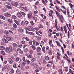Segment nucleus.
<instances>
[{"label":"nucleus","instance_id":"51","mask_svg":"<svg viewBox=\"0 0 74 74\" xmlns=\"http://www.w3.org/2000/svg\"><path fill=\"white\" fill-rule=\"evenodd\" d=\"M30 23L31 25H32V26H33V25H34V23H33V21H31Z\"/></svg>","mask_w":74,"mask_h":74},{"label":"nucleus","instance_id":"25","mask_svg":"<svg viewBox=\"0 0 74 74\" xmlns=\"http://www.w3.org/2000/svg\"><path fill=\"white\" fill-rule=\"evenodd\" d=\"M56 15L58 16H60V15L59 14V13H58V12L56 11Z\"/></svg>","mask_w":74,"mask_h":74},{"label":"nucleus","instance_id":"62","mask_svg":"<svg viewBox=\"0 0 74 74\" xmlns=\"http://www.w3.org/2000/svg\"><path fill=\"white\" fill-rule=\"evenodd\" d=\"M4 33L5 34H8V31H5Z\"/></svg>","mask_w":74,"mask_h":74},{"label":"nucleus","instance_id":"41","mask_svg":"<svg viewBox=\"0 0 74 74\" xmlns=\"http://www.w3.org/2000/svg\"><path fill=\"white\" fill-rule=\"evenodd\" d=\"M45 58L46 60H49V57H48L47 56H46L45 57Z\"/></svg>","mask_w":74,"mask_h":74},{"label":"nucleus","instance_id":"9","mask_svg":"<svg viewBox=\"0 0 74 74\" xmlns=\"http://www.w3.org/2000/svg\"><path fill=\"white\" fill-rule=\"evenodd\" d=\"M8 60L9 63H10V64H12V60L11 59V58H9L8 59Z\"/></svg>","mask_w":74,"mask_h":74},{"label":"nucleus","instance_id":"59","mask_svg":"<svg viewBox=\"0 0 74 74\" xmlns=\"http://www.w3.org/2000/svg\"><path fill=\"white\" fill-rule=\"evenodd\" d=\"M47 67H50L51 65H49V64H47Z\"/></svg>","mask_w":74,"mask_h":74},{"label":"nucleus","instance_id":"61","mask_svg":"<svg viewBox=\"0 0 74 74\" xmlns=\"http://www.w3.org/2000/svg\"><path fill=\"white\" fill-rule=\"evenodd\" d=\"M34 29L37 31H38V30H39V29H38V28H34Z\"/></svg>","mask_w":74,"mask_h":74},{"label":"nucleus","instance_id":"17","mask_svg":"<svg viewBox=\"0 0 74 74\" xmlns=\"http://www.w3.org/2000/svg\"><path fill=\"white\" fill-rule=\"evenodd\" d=\"M18 30L20 32H24V30L23 29L20 28L18 29Z\"/></svg>","mask_w":74,"mask_h":74},{"label":"nucleus","instance_id":"10","mask_svg":"<svg viewBox=\"0 0 74 74\" xmlns=\"http://www.w3.org/2000/svg\"><path fill=\"white\" fill-rule=\"evenodd\" d=\"M58 72L60 74H63V71L61 69H60L59 70Z\"/></svg>","mask_w":74,"mask_h":74},{"label":"nucleus","instance_id":"64","mask_svg":"<svg viewBox=\"0 0 74 74\" xmlns=\"http://www.w3.org/2000/svg\"><path fill=\"white\" fill-rule=\"evenodd\" d=\"M46 63H47V62H46V61H45V60H44L43 64H46Z\"/></svg>","mask_w":74,"mask_h":74},{"label":"nucleus","instance_id":"1","mask_svg":"<svg viewBox=\"0 0 74 74\" xmlns=\"http://www.w3.org/2000/svg\"><path fill=\"white\" fill-rule=\"evenodd\" d=\"M6 51L9 53H10L11 52H13V49H12V47L10 46L7 48Z\"/></svg>","mask_w":74,"mask_h":74},{"label":"nucleus","instance_id":"48","mask_svg":"<svg viewBox=\"0 0 74 74\" xmlns=\"http://www.w3.org/2000/svg\"><path fill=\"white\" fill-rule=\"evenodd\" d=\"M14 6H15L16 7H17L18 6V3L17 2L15 3Z\"/></svg>","mask_w":74,"mask_h":74},{"label":"nucleus","instance_id":"49","mask_svg":"<svg viewBox=\"0 0 74 74\" xmlns=\"http://www.w3.org/2000/svg\"><path fill=\"white\" fill-rule=\"evenodd\" d=\"M2 71H5V68L4 66L2 68Z\"/></svg>","mask_w":74,"mask_h":74},{"label":"nucleus","instance_id":"52","mask_svg":"<svg viewBox=\"0 0 74 74\" xmlns=\"http://www.w3.org/2000/svg\"><path fill=\"white\" fill-rule=\"evenodd\" d=\"M29 44L30 45H32V40H30V41L29 42Z\"/></svg>","mask_w":74,"mask_h":74},{"label":"nucleus","instance_id":"63","mask_svg":"<svg viewBox=\"0 0 74 74\" xmlns=\"http://www.w3.org/2000/svg\"><path fill=\"white\" fill-rule=\"evenodd\" d=\"M57 58L58 60H60V56H57Z\"/></svg>","mask_w":74,"mask_h":74},{"label":"nucleus","instance_id":"22","mask_svg":"<svg viewBox=\"0 0 74 74\" xmlns=\"http://www.w3.org/2000/svg\"><path fill=\"white\" fill-rule=\"evenodd\" d=\"M13 45L14 47L16 48L18 47V45L16 43H13Z\"/></svg>","mask_w":74,"mask_h":74},{"label":"nucleus","instance_id":"50","mask_svg":"<svg viewBox=\"0 0 74 74\" xmlns=\"http://www.w3.org/2000/svg\"><path fill=\"white\" fill-rule=\"evenodd\" d=\"M27 64H30V61L29 60H27Z\"/></svg>","mask_w":74,"mask_h":74},{"label":"nucleus","instance_id":"11","mask_svg":"<svg viewBox=\"0 0 74 74\" xmlns=\"http://www.w3.org/2000/svg\"><path fill=\"white\" fill-rule=\"evenodd\" d=\"M0 18L2 19H3V20H5V18L4 16H2V15H0Z\"/></svg>","mask_w":74,"mask_h":74},{"label":"nucleus","instance_id":"3","mask_svg":"<svg viewBox=\"0 0 74 74\" xmlns=\"http://www.w3.org/2000/svg\"><path fill=\"white\" fill-rule=\"evenodd\" d=\"M11 14L8 12L4 14V16H7L8 17H10V16H11Z\"/></svg>","mask_w":74,"mask_h":74},{"label":"nucleus","instance_id":"56","mask_svg":"<svg viewBox=\"0 0 74 74\" xmlns=\"http://www.w3.org/2000/svg\"><path fill=\"white\" fill-rule=\"evenodd\" d=\"M61 32H64V30H63V29L62 27H61Z\"/></svg>","mask_w":74,"mask_h":74},{"label":"nucleus","instance_id":"54","mask_svg":"<svg viewBox=\"0 0 74 74\" xmlns=\"http://www.w3.org/2000/svg\"><path fill=\"white\" fill-rule=\"evenodd\" d=\"M13 67L14 68V69H16V64H14L13 65Z\"/></svg>","mask_w":74,"mask_h":74},{"label":"nucleus","instance_id":"40","mask_svg":"<svg viewBox=\"0 0 74 74\" xmlns=\"http://www.w3.org/2000/svg\"><path fill=\"white\" fill-rule=\"evenodd\" d=\"M20 13L21 14H22V15H24V16H25V13L22 12H21Z\"/></svg>","mask_w":74,"mask_h":74},{"label":"nucleus","instance_id":"60","mask_svg":"<svg viewBox=\"0 0 74 74\" xmlns=\"http://www.w3.org/2000/svg\"><path fill=\"white\" fill-rule=\"evenodd\" d=\"M33 52V50H31L29 51V53L30 54L32 53Z\"/></svg>","mask_w":74,"mask_h":74},{"label":"nucleus","instance_id":"38","mask_svg":"<svg viewBox=\"0 0 74 74\" xmlns=\"http://www.w3.org/2000/svg\"><path fill=\"white\" fill-rule=\"evenodd\" d=\"M1 54L3 55H5V52L4 51H2L1 52Z\"/></svg>","mask_w":74,"mask_h":74},{"label":"nucleus","instance_id":"27","mask_svg":"<svg viewBox=\"0 0 74 74\" xmlns=\"http://www.w3.org/2000/svg\"><path fill=\"white\" fill-rule=\"evenodd\" d=\"M49 45H51L52 43V40H49Z\"/></svg>","mask_w":74,"mask_h":74},{"label":"nucleus","instance_id":"2","mask_svg":"<svg viewBox=\"0 0 74 74\" xmlns=\"http://www.w3.org/2000/svg\"><path fill=\"white\" fill-rule=\"evenodd\" d=\"M6 40L9 41H13V38L11 37H8L6 38Z\"/></svg>","mask_w":74,"mask_h":74},{"label":"nucleus","instance_id":"32","mask_svg":"<svg viewBox=\"0 0 74 74\" xmlns=\"http://www.w3.org/2000/svg\"><path fill=\"white\" fill-rule=\"evenodd\" d=\"M34 14H38V12L37 10H36L34 12Z\"/></svg>","mask_w":74,"mask_h":74},{"label":"nucleus","instance_id":"23","mask_svg":"<svg viewBox=\"0 0 74 74\" xmlns=\"http://www.w3.org/2000/svg\"><path fill=\"white\" fill-rule=\"evenodd\" d=\"M31 47L33 49V50H35V49H36V47H34L33 45H32L31 46Z\"/></svg>","mask_w":74,"mask_h":74},{"label":"nucleus","instance_id":"42","mask_svg":"<svg viewBox=\"0 0 74 74\" xmlns=\"http://www.w3.org/2000/svg\"><path fill=\"white\" fill-rule=\"evenodd\" d=\"M23 62H26V59H25V57H24L23 58Z\"/></svg>","mask_w":74,"mask_h":74},{"label":"nucleus","instance_id":"13","mask_svg":"<svg viewBox=\"0 0 74 74\" xmlns=\"http://www.w3.org/2000/svg\"><path fill=\"white\" fill-rule=\"evenodd\" d=\"M4 42H5V43H8V41L7 40L5 39H3L2 40Z\"/></svg>","mask_w":74,"mask_h":74},{"label":"nucleus","instance_id":"16","mask_svg":"<svg viewBox=\"0 0 74 74\" xmlns=\"http://www.w3.org/2000/svg\"><path fill=\"white\" fill-rule=\"evenodd\" d=\"M21 7V8H23L25 10V11H28V9L26 7Z\"/></svg>","mask_w":74,"mask_h":74},{"label":"nucleus","instance_id":"4","mask_svg":"<svg viewBox=\"0 0 74 74\" xmlns=\"http://www.w3.org/2000/svg\"><path fill=\"white\" fill-rule=\"evenodd\" d=\"M36 34H37V35L38 36H40V34H42V32H41V31H36Z\"/></svg>","mask_w":74,"mask_h":74},{"label":"nucleus","instance_id":"44","mask_svg":"<svg viewBox=\"0 0 74 74\" xmlns=\"http://www.w3.org/2000/svg\"><path fill=\"white\" fill-rule=\"evenodd\" d=\"M15 2H11V4H12V5H15Z\"/></svg>","mask_w":74,"mask_h":74},{"label":"nucleus","instance_id":"46","mask_svg":"<svg viewBox=\"0 0 74 74\" xmlns=\"http://www.w3.org/2000/svg\"><path fill=\"white\" fill-rule=\"evenodd\" d=\"M49 16H52V19H53V16L51 14L49 13Z\"/></svg>","mask_w":74,"mask_h":74},{"label":"nucleus","instance_id":"7","mask_svg":"<svg viewBox=\"0 0 74 74\" xmlns=\"http://www.w3.org/2000/svg\"><path fill=\"white\" fill-rule=\"evenodd\" d=\"M67 27L66 26H64V29L65 31V34H67Z\"/></svg>","mask_w":74,"mask_h":74},{"label":"nucleus","instance_id":"18","mask_svg":"<svg viewBox=\"0 0 74 74\" xmlns=\"http://www.w3.org/2000/svg\"><path fill=\"white\" fill-rule=\"evenodd\" d=\"M21 25L22 26H24V25H25V22L24 21H23L21 22Z\"/></svg>","mask_w":74,"mask_h":74},{"label":"nucleus","instance_id":"6","mask_svg":"<svg viewBox=\"0 0 74 74\" xmlns=\"http://www.w3.org/2000/svg\"><path fill=\"white\" fill-rule=\"evenodd\" d=\"M16 16L18 18H19L22 17V15H21V14H20V13L19 12H18L17 13Z\"/></svg>","mask_w":74,"mask_h":74},{"label":"nucleus","instance_id":"37","mask_svg":"<svg viewBox=\"0 0 74 74\" xmlns=\"http://www.w3.org/2000/svg\"><path fill=\"white\" fill-rule=\"evenodd\" d=\"M35 37L36 38H37L38 39V40H40V39H41V37H38L37 36H36Z\"/></svg>","mask_w":74,"mask_h":74},{"label":"nucleus","instance_id":"26","mask_svg":"<svg viewBox=\"0 0 74 74\" xmlns=\"http://www.w3.org/2000/svg\"><path fill=\"white\" fill-rule=\"evenodd\" d=\"M60 20H61V22H62V23H64L63 21H64V18H60Z\"/></svg>","mask_w":74,"mask_h":74},{"label":"nucleus","instance_id":"12","mask_svg":"<svg viewBox=\"0 0 74 74\" xmlns=\"http://www.w3.org/2000/svg\"><path fill=\"white\" fill-rule=\"evenodd\" d=\"M41 48L40 47H38L36 48L37 52H39L41 51Z\"/></svg>","mask_w":74,"mask_h":74},{"label":"nucleus","instance_id":"47","mask_svg":"<svg viewBox=\"0 0 74 74\" xmlns=\"http://www.w3.org/2000/svg\"><path fill=\"white\" fill-rule=\"evenodd\" d=\"M35 73H38L39 72V70H38V69H37L35 71Z\"/></svg>","mask_w":74,"mask_h":74},{"label":"nucleus","instance_id":"28","mask_svg":"<svg viewBox=\"0 0 74 74\" xmlns=\"http://www.w3.org/2000/svg\"><path fill=\"white\" fill-rule=\"evenodd\" d=\"M36 60V59L35 58H33L31 60L32 62H35Z\"/></svg>","mask_w":74,"mask_h":74},{"label":"nucleus","instance_id":"30","mask_svg":"<svg viewBox=\"0 0 74 74\" xmlns=\"http://www.w3.org/2000/svg\"><path fill=\"white\" fill-rule=\"evenodd\" d=\"M61 11H62V12H63V13L64 14H65V15H66V10H62V9L61 10Z\"/></svg>","mask_w":74,"mask_h":74},{"label":"nucleus","instance_id":"20","mask_svg":"<svg viewBox=\"0 0 74 74\" xmlns=\"http://www.w3.org/2000/svg\"><path fill=\"white\" fill-rule=\"evenodd\" d=\"M4 67L5 69H8V67H9V65L8 64H7Z\"/></svg>","mask_w":74,"mask_h":74},{"label":"nucleus","instance_id":"31","mask_svg":"<svg viewBox=\"0 0 74 74\" xmlns=\"http://www.w3.org/2000/svg\"><path fill=\"white\" fill-rule=\"evenodd\" d=\"M43 25H40L38 26L39 28H43Z\"/></svg>","mask_w":74,"mask_h":74},{"label":"nucleus","instance_id":"34","mask_svg":"<svg viewBox=\"0 0 74 74\" xmlns=\"http://www.w3.org/2000/svg\"><path fill=\"white\" fill-rule=\"evenodd\" d=\"M13 26L14 28H16V27H17V26L15 24H13Z\"/></svg>","mask_w":74,"mask_h":74},{"label":"nucleus","instance_id":"29","mask_svg":"<svg viewBox=\"0 0 74 74\" xmlns=\"http://www.w3.org/2000/svg\"><path fill=\"white\" fill-rule=\"evenodd\" d=\"M55 7L57 10L59 12H60V10L59 9V8L58 7H57L56 6Z\"/></svg>","mask_w":74,"mask_h":74},{"label":"nucleus","instance_id":"15","mask_svg":"<svg viewBox=\"0 0 74 74\" xmlns=\"http://www.w3.org/2000/svg\"><path fill=\"white\" fill-rule=\"evenodd\" d=\"M64 69H64V71L66 72H67L69 71V69H68V67H64Z\"/></svg>","mask_w":74,"mask_h":74},{"label":"nucleus","instance_id":"33","mask_svg":"<svg viewBox=\"0 0 74 74\" xmlns=\"http://www.w3.org/2000/svg\"><path fill=\"white\" fill-rule=\"evenodd\" d=\"M0 49L1 50L3 51V50H4V47L1 46L0 47Z\"/></svg>","mask_w":74,"mask_h":74},{"label":"nucleus","instance_id":"55","mask_svg":"<svg viewBox=\"0 0 74 74\" xmlns=\"http://www.w3.org/2000/svg\"><path fill=\"white\" fill-rule=\"evenodd\" d=\"M4 38H6L7 37H8V34H6L4 36Z\"/></svg>","mask_w":74,"mask_h":74},{"label":"nucleus","instance_id":"53","mask_svg":"<svg viewBox=\"0 0 74 74\" xmlns=\"http://www.w3.org/2000/svg\"><path fill=\"white\" fill-rule=\"evenodd\" d=\"M19 58L18 57H17L16 58V62H18V61H19Z\"/></svg>","mask_w":74,"mask_h":74},{"label":"nucleus","instance_id":"8","mask_svg":"<svg viewBox=\"0 0 74 74\" xmlns=\"http://www.w3.org/2000/svg\"><path fill=\"white\" fill-rule=\"evenodd\" d=\"M32 17H33V16H32V13H31L28 14V18L29 19L30 18H32Z\"/></svg>","mask_w":74,"mask_h":74},{"label":"nucleus","instance_id":"45","mask_svg":"<svg viewBox=\"0 0 74 74\" xmlns=\"http://www.w3.org/2000/svg\"><path fill=\"white\" fill-rule=\"evenodd\" d=\"M42 2L44 5H45V4H46V3H45V2L44 1V0H42Z\"/></svg>","mask_w":74,"mask_h":74},{"label":"nucleus","instance_id":"58","mask_svg":"<svg viewBox=\"0 0 74 74\" xmlns=\"http://www.w3.org/2000/svg\"><path fill=\"white\" fill-rule=\"evenodd\" d=\"M25 39L26 41H29V38H27V37H26L25 38Z\"/></svg>","mask_w":74,"mask_h":74},{"label":"nucleus","instance_id":"36","mask_svg":"<svg viewBox=\"0 0 74 74\" xmlns=\"http://www.w3.org/2000/svg\"><path fill=\"white\" fill-rule=\"evenodd\" d=\"M27 57L28 58H32V56L31 55H28L27 56Z\"/></svg>","mask_w":74,"mask_h":74},{"label":"nucleus","instance_id":"39","mask_svg":"<svg viewBox=\"0 0 74 74\" xmlns=\"http://www.w3.org/2000/svg\"><path fill=\"white\" fill-rule=\"evenodd\" d=\"M61 49L62 51V53L63 54H64V49H63V47L61 46Z\"/></svg>","mask_w":74,"mask_h":74},{"label":"nucleus","instance_id":"5","mask_svg":"<svg viewBox=\"0 0 74 74\" xmlns=\"http://www.w3.org/2000/svg\"><path fill=\"white\" fill-rule=\"evenodd\" d=\"M32 28L33 27H32L31 26H29V27H26L25 28L26 29V30H27L28 31H31Z\"/></svg>","mask_w":74,"mask_h":74},{"label":"nucleus","instance_id":"57","mask_svg":"<svg viewBox=\"0 0 74 74\" xmlns=\"http://www.w3.org/2000/svg\"><path fill=\"white\" fill-rule=\"evenodd\" d=\"M56 1H57V2L59 4H61L62 5V3H60V2H59V1H58V0H56Z\"/></svg>","mask_w":74,"mask_h":74},{"label":"nucleus","instance_id":"35","mask_svg":"<svg viewBox=\"0 0 74 74\" xmlns=\"http://www.w3.org/2000/svg\"><path fill=\"white\" fill-rule=\"evenodd\" d=\"M6 7L8 9H12V7L9 6L8 5L6 6Z\"/></svg>","mask_w":74,"mask_h":74},{"label":"nucleus","instance_id":"19","mask_svg":"<svg viewBox=\"0 0 74 74\" xmlns=\"http://www.w3.org/2000/svg\"><path fill=\"white\" fill-rule=\"evenodd\" d=\"M8 21L9 22V23H11L12 22V19L10 20V19H8Z\"/></svg>","mask_w":74,"mask_h":74},{"label":"nucleus","instance_id":"43","mask_svg":"<svg viewBox=\"0 0 74 74\" xmlns=\"http://www.w3.org/2000/svg\"><path fill=\"white\" fill-rule=\"evenodd\" d=\"M69 5L71 6V8H72L73 7H74V6H73V4H71V3H69Z\"/></svg>","mask_w":74,"mask_h":74},{"label":"nucleus","instance_id":"24","mask_svg":"<svg viewBox=\"0 0 74 74\" xmlns=\"http://www.w3.org/2000/svg\"><path fill=\"white\" fill-rule=\"evenodd\" d=\"M12 18H13V19H16V16L14 15L12 16Z\"/></svg>","mask_w":74,"mask_h":74},{"label":"nucleus","instance_id":"14","mask_svg":"<svg viewBox=\"0 0 74 74\" xmlns=\"http://www.w3.org/2000/svg\"><path fill=\"white\" fill-rule=\"evenodd\" d=\"M42 50L43 52H44V53H45V47H42Z\"/></svg>","mask_w":74,"mask_h":74},{"label":"nucleus","instance_id":"21","mask_svg":"<svg viewBox=\"0 0 74 74\" xmlns=\"http://www.w3.org/2000/svg\"><path fill=\"white\" fill-rule=\"evenodd\" d=\"M57 56H61V54L60 53V52H58V51L57 52Z\"/></svg>","mask_w":74,"mask_h":74}]
</instances>
